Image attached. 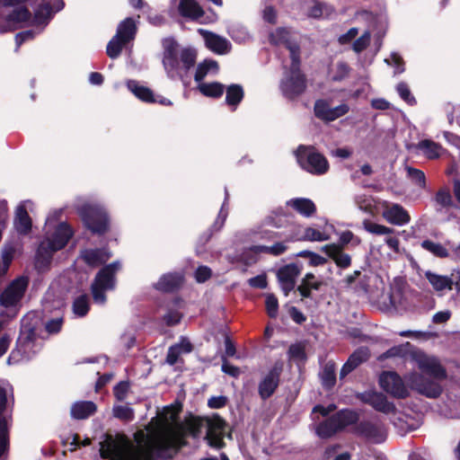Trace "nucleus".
I'll use <instances>...</instances> for the list:
<instances>
[{
	"label": "nucleus",
	"instance_id": "49",
	"mask_svg": "<svg viewBox=\"0 0 460 460\" xmlns=\"http://www.w3.org/2000/svg\"><path fill=\"white\" fill-rule=\"evenodd\" d=\"M90 310L89 301L86 295H81L76 297L73 303V311L75 314L80 317L85 316Z\"/></svg>",
	"mask_w": 460,
	"mask_h": 460
},
{
	"label": "nucleus",
	"instance_id": "13",
	"mask_svg": "<svg viewBox=\"0 0 460 460\" xmlns=\"http://www.w3.org/2000/svg\"><path fill=\"white\" fill-rule=\"evenodd\" d=\"M353 432L377 444L384 442L386 438V429L382 421L362 420L357 422Z\"/></svg>",
	"mask_w": 460,
	"mask_h": 460
},
{
	"label": "nucleus",
	"instance_id": "52",
	"mask_svg": "<svg viewBox=\"0 0 460 460\" xmlns=\"http://www.w3.org/2000/svg\"><path fill=\"white\" fill-rule=\"evenodd\" d=\"M296 256L301 258H309V265L312 267L321 266L327 262L326 258L309 250L300 251L299 252L296 253Z\"/></svg>",
	"mask_w": 460,
	"mask_h": 460
},
{
	"label": "nucleus",
	"instance_id": "46",
	"mask_svg": "<svg viewBox=\"0 0 460 460\" xmlns=\"http://www.w3.org/2000/svg\"><path fill=\"white\" fill-rule=\"evenodd\" d=\"M126 44L128 43L122 41L121 39L117 38L116 35L113 36V38L107 44V56L112 59L117 58L121 54V51Z\"/></svg>",
	"mask_w": 460,
	"mask_h": 460
},
{
	"label": "nucleus",
	"instance_id": "9",
	"mask_svg": "<svg viewBox=\"0 0 460 460\" xmlns=\"http://www.w3.org/2000/svg\"><path fill=\"white\" fill-rule=\"evenodd\" d=\"M280 89L285 97L295 100L303 94L306 89V77L301 70H289L281 80Z\"/></svg>",
	"mask_w": 460,
	"mask_h": 460
},
{
	"label": "nucleus",
	"instance_id": "17",
	"mask_svg": "<svg viewBox=\"0 0 460 460\" xmlns=\"http://www.w3.org/2000/svg\"><path fill=\"white\" fill-rule=\"evenodd\" d=\"M301 273V268L296 263H289L280 267L277 271V279L279 282L282 292L286 296L294 290L296 284V278Z\"/></svg>",
	"mask_w": 460,
	"mask_h": 460
},
{
	"label": "nucleus",
	"instance_id": "48",
	"mask_svg": "<svg viewBox=\"0 0 460 460\" xmlns=\"http://www.w3.org/2000/svg\"><path fill=\"white\" fill-rule=\"evenodd\" d=\"M287 49L289 51V56L291 59V65L289 70H301V59H300V47L297 43L295 42H288Z\"/></svg>",
	"mask_w": 460,
	"mask_h": 460
},
{
	"label": "nucleus",
	"instance_id": "43",
	"mask_svg": "<svg viewBox=\"0 0 460 460\" xmlns=\"http://www.w3.org/2000/svg\"><path fill=\"white\" fill-rule=\"evenodd\" d=\"M11 13L6 16V21L9 22L19 23L27 22L31 18V13L25 5L15 6Z\"/></svg>",
	"mask_w": 460,
	"mask_h": 460
},
{
	"label": "nucleus",
	"instance_id": "28",
	"mask_svg": "<svg viewBox=\"0 0 460 460\" xmlns=\"http://www.w3.org/2000/svg\"><path fill=\"white\" fill-rule=\"evenodd\" d=\"M287 206L292 208L300 215L310 217L316 212V206L310 199L295 198L287 201Z\"/></svg>",
	"mask_w": 460,
	"mask_h": 460
},
{
	"label": "nucleus",
	"instance_id": "61",
	"mask_svg": "<svg viewBox=\"0 0 460 460\" xmlns=\"http://www.w3.org/2000/svg\"><path fill=\"white\" fill-rule=\"evenodd\" d=\"M212 276V270L209 267L201 265L195 270V279L198 283H204Z\"/></svg>",
	"mask_w": 460,
	"mask_h": 460
},
{
	"label": "nucleus",
	"instance_id": "35",
	"mask_svg": "<svg viewBox=\"0 0 460 460\" xmlns=\"http://www.w3.org/2000/svg\"><path fill=\"white\" fill-rule=\"evenodd\" d=\"M244 97V91L241 84H233L227 86L226 94V103L234 107V110L239 105Z\"/></svg>",
	"mask_w": 460,
	"mask_h": 460
},
{
	"label": "nucleus",
	"instance_id": "51",
	"mask_svg": "<svg viewBox=\"0 0 460 460\" xmlns=\"http://www.w3.org/2000/svg\"><path fill=\"white\" fill-rule=\"evenodd\" d=\"M180 59L184 70L188 71L194 66L196 63L197 52L192 49H183L181 52Z\"/></svg>",
	"mask_w": 460,
	"mask_h": 460
},
{
	"label": "nucleus",
	"instance_id": "38",
	"mask_svg": "<svg viewBox=\"0 0 460 460\" xmlns=\"http://www.w3.org/2000/svg\"><path fill=\"white\" fill-rule=\"evenodd\" d=\"M10 450V438L5 417L0 418V459L6 458Z\"/></svg>",
	"mask_w": 460,
	"mask_h": 460
},
{
	"label": "nucleus",
	"instance_id": "64",
	"mask_svg": "<svg viewBox=\"0 0 460 460\" xmlns=\"http://www.w3.org/2000/svg\"><path fill=\"white\" fill-rule=\"evenodd\" d=\"M182 314L177 310H169L163 317L167 326H174L180 323Z\"/></svg>",
	"mask_w": 460,
	"mask_h": 460
},
{
	"label": "nucleus",
	"instance_id": "15",
	"mask_svg": "<svg viewBox=\"0 0 460 460\" xmlns=\"http://www.w3.org/2000/svg\"><path fill=\"white\" fill-rule=\"evenodd\" d=\"M284 242H275L272 245H252L242 255L246 264H251L257 261L256 256L261 253H266L272 256H279L285 253L288 246Z\"/></svg>",
	"mask_w": 460,
	"mask_h": 460
},
{
	"label": "nucleus",
	"instance_id": "44",
	"mask_svg": "<svg viewBox=\"0 0 460 460\" xmlns=\"http://www.w3.org/2000/svg\"><path fill=\"white\" fill-rule=\"evenodd\" d=\"M407 177L420 189H426V176L423 171L407 165L405 167Z\"/></svg>",
	"mask_w": 460,
	"mask_h": 460
},
{
	"label": "nucleus",
	"instance_id": "21",
	"mask_svg": "<svg viewBox=\"0 0 460 460\" xmlns=\"http://www.w3.org/2000/svg\"><path fill=\"white\" fill-rule=\"evenodd\" d=\"M111 256V252L106 248L84 249L80 253V258L90 268H97L105 264Z\"/></svg>",
	"mask_w": 460,
	"mask_h": 460
},
{
	"label": "nucleus",
	"instance_id": "8",
	"mask_svg": "<svg viewBox=\"0 0 460 460\" xmlns=\"http://www.w3.org/2000/svg\"><path fill=\"white\" fill-rule=\"evenodd\" d=\"M207 433L205 440L210 447L221 449L226 446L224 441L226 421L218 414L214 413L212 417L206 418Z\"/></svg>",
	"mask_w": 460,
	"mask_h": 460
},
{
	"label": "nucleus",
	"instance_id": "6",
	"mask_svg": "<svg viewBox=\"0 0 460 460\" xmlns=\"http://www.w3.org/2000/svg\"><path fill=\"white\" fill-rule=\"evenodd\" d=\"M296 155L298 164L312 174L322 175L329 170L328 160L314 146H299Z\"/></svg>",
	"mask_w": 460,
	"mask_h": 460
},
{
	"label": "nucleus",
	"instance_id": "47",
	"mask_svg": "<svg viewBox=\"0 0 460 460\" xmlns=\"http://www.w3.org/2000/svg\"><path fill=\"white\" fill-rule=\"evenodd\" d=\"M217 67H218V64L217 61L211 60V59L204 60L203 62H201L198 65L195 75H194V80L196 82L202 81L206 77L208 73L210 71V69L217 68Z\"/></svg>",
	"mask_w": 460,
	"mask_h": 460
},
{
	"label": "nucleus",
	"instance_id": "10",
	"mask_svg": "<svg viewBox=\"0 0 460 460\" xmlns=\"http://www.w3.org/2000/svg\"><path fill=\"white\" fill-rule=\"evenodd\" d=\"M379 385L387 394L397 399H405L409 391L401 376L395 372L385 371L380 375Z\"/></svg>",
	"mask_w": 460,
	"mask_h": 460
},
{
	"label": "nucleus",
	"instance_id": "18",
	"mask_svg": "<svg viewBox=\"0 0 460 460\" xmlns=\"http://www.w3.org/2000/svg\"><path fill=\"white\" fill-rule=\"evenodd\" d=\"M185 282L184 274L179 271L167 272L163 274L158 281L153 285V288L165 294L178 292Z\"/></svg>",
	"mask_w": 460,
	"mask_h": 460
},
{
	"label": "nucleus",
	"instance_id": "11",
	"mask_svg": "<svg viewBox=\"0 0 460 460\" xmlns=\"http://www.w3.org/2000/svg\"><path fill=\"white\" fill-rule=\"evenodd\" d=\"M282 372L283 363L276 361L268 374L259 383L258 393L262 400L269 399L275 393L279 385Z\"/></svg>",
	"mask_w": 460,
	"mask_h": 460
},
{
	"label": "nucleus",
	"instance_id": "60",
	"mask_svg": "<svg viewBox=\"0 0 460 460\" xmlns=\"http://www.w3.org/2000/svg\"><path fill=\"white\" fill-rule=\"evenodd\" d=\"M271 41L275 44H283L287 48V43L291 42L289 40V32L285 28H278L275 34L271 35Z\"/></svg>",
	"mask_w": 460,
	"mask_h": 460
},
{
	"label": "nucleus",
	"instance_id": "26",
	"mask_svg": "<svg viewBox=\"0 0 460 460\" xmlns=\"http://www.w3.org/2000/svg\"><path fill=\"white\" fill-rule=\"evenodd\" d=\"M13 225L15 230L21 235H26L31 233L32 221L25 206L20 205L17 207Z\"/></svg>",
	"mask_w": 460,
	"mask_h": 460
},
{
	"label": "nucleus",
	"instance_id": "16",
	"mask_svg": "<svg viewBox=\"0 0 460 460\" xmlns=\"http://www.w3.org/2000/svg\"><path fill=\"white\" fill-rule=\"evenodd\" d=\"M358 398L364 403L372 406L376 411L389 414L395 413L396 407L394 402H389L386 396L377 392H364L358 395Z\"/></svg>",
	"mask_w": 460,
	"mask_h": 460
},
{
	"label": "nucleus",
	"instance_id": "58",
	"mask_svg": "<svg viewBox=\"0 0 460 460\" xmlns=\"http://www.w3.org/2000/svg\"><path fill=\"white\" fill-rule=\"evenodd\" d=\"M130 388L129 381H120L113 388V394L117 401H125Z\"/></svg>",
	"mask_w": 460,
	"mask_h": 460
},
{
	"label": "nucleus",
	"instance_id": "45",
	"mask_svg": "<svg viewBox=\"0 0 460 460\" xmlns=\"http://www.w3.org/2000/svg\"><path fill=\"white\" fill-rule=\"evenodd\" d=\"M434 200L442 208H449L454 206L450 190L447 188H440L435 194Z\"/></svg>",
	"mask_w": 460,
	"mask_h": 460
},
{
	"label": "nucleus",
	"instance_id": "53",
	"mask_svg": "<svg viewBox=\"0 0 460 460\" xmlns=\"http://www.w3.org/2000/svg\"><path fill=\"white\" fill-rule=\"evenodd\" d=\"M396 91L400 97L409 105L417 103L415 97L411 93L409 85L405 82H400L396 86Z\"/></svg>",
	"mask_w": 460,
	"mask_h": 460
},
{
	"label": "nucleus",
	"instance_id": "27",
	"mask_svg": "<svg viewBox=\"0 0 460 460\" xmlns=\"http://www.w3.org/2000/svg\"><path fill=\"white\" fill-rule=\"evenodd\" d=\"M97 411V405L92 401L75 402L71 406V417L75 420H85Z\"/></svg>",
	"mask_w": 460,
	"mask_h": 460
},
{
	"label": "nucleus",
	"instance_id": "36",
	"mask_svg": "<svg viewBox=\"0 0 460 460\" xmlns=\"http://www.w3.org/2000/svg\"><path fill=\"white\" fill-rule=\"evenodd\" d=\"M329 239V235L324 233L320 232L313 227H306L305 230V234L303 236H295L288 235L286 238L287 242H296V241H311V242H323Z\"/></svg>",
	"mask_w": 460,
	"mask_h": 460
},
{
	"label": "nucleus",
	"instance_id": "29",
	"mask_svg": "<svg viewBox=\"0 0 460 460\" xmlns=\"http://www.w3.org/2000/svg\"><path fill=\"white\" fill-rule=\"evenodd\" d=\"M178 9L181 16L191 20H198L205 14L204 10L196 0H181Z\"/></svg>",
	"mask_w": 460,
	"mask_h": 460
},
{
	"label": "nucleus",
	"instance_id": "33",
	"mask_svg": "<svg viewBox=\"0 0 460 460\" xmlns=\"http://www.w3.org/2000/svg\"><path fill=\"white\" fill-rule=\"evenodd\" d=\"M425 277L436 291L453 289L454 280L447 276H442L431 271H427L425 273Z\"/></svg>",
	"mask_w": 460,
	"mask_h": 460
},
{
	"label": "nucleus",
	"instance_id": "7",
	"mask_svg": "<svg viewBox=\"0 0 460 460\" xmlns=\"http://www.w3.org/2000/svg\"><path fill=\"white\" fill-rule=\"evenodd\" d=\"M30 284L28 276L13 279L0 294V305L4 308L17 306L25 296Z\"/></svg>",
	"mask_w": 460,
	"mask_h": 460
},
{
	"label": "nucleus",
	"instance_id": "2",
	"mask_svg": "<svg viewBox=\"0 0 460 460\" xmlns=\"http://www.w3.org/2000/svg\"><path fill=\"white\" fill-rule=\"evenodd\" d=\"M38 322L23 318L21 323L19 337L15 348L11 351L8 364L19 363L23 359H31L40 350V346L37 344L39 339Z\"/></svg>",
	"mask_w": 460,
	"mask_h": 460
},
{
	"label": "nucleus",
	"instance_id": "54",
	"mask_svg": "<svg viewBox=\"0 0 460 460\" xmlns=\"http://www.w3.org/2000/svg\"><path fill=\"white\" fill-rule=\"evenodd\" d=\"M371 34L368 31H366L359 38L356 39L352 44V49L356 53H361L370 44Z\"/></svg>",
	"mask_w": 460,
	"mask_h": 460
},
{
	"label": "nucleus",
	"instance_id": "22",
	"mask_svg": "<svg viewBox=\"0 0 460 460\" xmlns=\"http://www.w3.org/2000/svg\"><path fill=\"white\" fill-rule=\"evenodd\" d=\"M369 358V349L367 347H360L357 349L347 359V361L343 364L341 372L340 377L344 378L349 373H351L354 369H356L359 365L366 362Z\"/></svg>",
	"mask_w": 460,
	"mask_h": 460
},
{
	"label": "nucleus",
	"instance_id": "32",
	"mask_svg": "<svg viewBox=\"0 0 460 460\" xmlns=\"http://www.w3.org/2000/svg\"><path fill=\"white\" fill-rule=\"evenodd\" d=\"M58 251L49 240L40 242L35 255L36 263L43 266L49 265L54 252Z\"/></svg>",
	"mask_w": 460,
	"mask_h": 460
},
{
	"label": "nucleus",
	"instance_id": "3",
	"mask_svg": "<svg viewBox=\"0 0 460 460\" xmlns=\"http://www.w3.org/2000/svg\"><path fill=\"white\" fill-rule=\"evenodd\" d=\"M359 415L353 410L344 409L331 415L326 420L321 421L315 432L321 438L326 439L342 431L350 425L358 422Z\"/></svg>",
	"mask_w": 460,
	"mask_h": 460
},
{
	"label": "nucleus",
	"instance_id": "25",
	"mask_svg": "<svg viewBox=\"0 0 460 460\" xmlns=\"http://www.w3.org/2000/svg\"><path fill=\"white\" fill-rule=\"evenodd\" d=\"M321 251L332 259L339 268L347 269L351 265L350 255L344 253L343 249L335 243L325 244Z\"/></svg>",
	"mask_w": 460,
	"mask_h": 460
},
{
	"label": "nucleus",
	"instance_id": "39",
	"mask_svg": "<svg viewBox=\"0 0 460 460\" xmlns=\"http://www.w3.org/2000/svg\"><path fill=\"white\" fill-rule=\"evenodd\" d=\"M417 147L429 159H437L440 155L441 146L432 140H421Z\"/></svg>",
	"mask_w": 460,
	"mask_h": 460
},
{
	"label": "nucleus",
	"instance_id": "56",
	"mask_svg": "<svg viewBox=\"0 0 460 460\" xmlns=\"http://www.w3.org/2000/svg\"><path fill=\"white\" fill-rule=\"evenodd\" d=\"M288 356L291 359L305 361L306 359L305 346L301 343L291 344L288 348Z\"/></svg>",
	"mask_w": 460,
	"mask_h": 460
},
{
	"label": "nucleus",
	"instance_id": "20",
	"mask_svg": "<svg viewBox=\"0 0 460 460\" xmlns=\"http://www.w3.org/2000/svg\"><path fill=\"white\" fill-rule=\"evenodd\" d=\"M419 368L425 374L438 380L447 378L445 367L435 358L421 355L417 359Z\"/></svg>",
	"mask_w": 460,
	"mask_h": 460
},
{
	"label": "nucleus",
	"instance_id": "24",
	"mask_svg": "<svg viewBox=\"0 0 460 460\" xmlns=\"http://www.w3.org/2000/svg\"><path fill=\"white\" fill-rule=\"evenodd\" d=\"M74 231L69 224L61 222L56 227L52 236L49 241L58 251L62 250L68 243L69 240L73 237Z\"/></svg>",
	"mask_w": 460,
	"mask_h": 460
},
{
	"label": "nucleus",
	"instance_id": "30",
	"mask_svg": "<svg viewBox=\"0 0 460 460\" xmlns=\"http://www.w3.org/2000/svg\"><path fill=\"white\" fill-rule=\"evenodd\" d=\"M128 89L140 101L147 103H155L156 98L154 92L146 86L141 85L137 80H128Z\"/></svg>",
	"mask_w": 460,
	"mask_h": 460
},
{
	"label": "nucleus",
	"instance_id": "19",
	"mask_svg": "<svg viewBox=\"0 0 460 460\" xmlns=\"http://www.w3.org/2000/svg\"><path fill=\"white\" fill-rule=\"evenodd\" d=\"M199 32L203 37L206 47L212 52L224 55L230 51L231 44L226 38L204 29H199Z\"/></svg>",
	"mask_w": 460,
	"mask_h": 460
},
{
	"label": "nucleus",
	"instance_id": "5",
	"mask_svg": "<svg viewBox=\"0 0 460 460\" xmlns=\"http://www.w3.org/2000/svg\"><path fill=\"white\" fill-rule=\"evenodd\" d=\"M78 214L84 226L93 234L103 235L110 230L108 213L96 206L84 205L80 208Z\"/></svg>",
	"mask_w": 460,
	"mask_h": 460
},
{
	"label": "nucleus",
	"instance_id": "34",
	"mask_svg": "<svg viewBox=\"0 0 460 460\" xmlns=\"http://www.w3.org/2000/svg\"><path fill=\"white\" fill-rule=\"evenodd\" d=\"M163 64L169 72H174L179 68L178 53L174 42L165 47Z\"/></svg>",
	"mask_w": 460,
	"mask_h": 460
},
{
	"label": "nucleus",
	"instance_id": "4",
	"mask_svg": "<svg viewBox=\"0 0 460 460\" xmlns=\"http://www.w3.org/2000/svg\"><path fill=\"white\" fill-rule=\"evenodd\" d=\"M120 268L119 261L103 266L95 275L91 285V292L94 302L104 304L107 296L105 292L113 289L116 285V273Z\"/></svg>",
	"mask_w": 460,
	"mask_h": 460
},
{
	"label": "nucleus",
	"instance_id": "23",
	"mask_svg": "<svg viewBox=\"0 0 460 460\" xmlns=\"http://www.w3.org/2000/svg\"><path fill=\"white\" fill-rule=\"evenodd\" d=\"M383 216L389 223L396 226H403L411 221L408 211L402 205L397 203L386 207Z\"/></svg>",
	"mask_w": 460,
	"mask_h": 460
},
{
	"label": "nucleus",
	"instance_id": "59",
	"mask_svg": "<svg viewBox=\"0 0 460 460\" xmlns=\"http://www.w3.org/2000/svg\"><path fill=\"white\" fill-rule=\"evenodd\" d=\"M52 13L49 5H46L44 3L40 4L34 13L35 22L39 24L45 22L48 19L51 17Z\"/></svg>",
	"mask_w": 460,
	"mask_h": 460
},
{
	"label": "nucleus",
	"instance_id": "37",
	"mask_svg": "<svg viewBox=\"0 0 460 460\" xmlns=\"http://www.w3.org/2000/svg\"><path fill=\"white\" fill-rule=\"evenodd\" d=\"M203 420H204L199 417H191L186 420L184 424L180 426V429L186 433V436L189 435L193 438H198L201 433Z\"/></svg>",
	"mask_w": 460,
	"mask_h": 460
},
{
	"label": "nucleus",
	"instance_id": "42",
	"mask_svg": "<svg viewBox=\"0 0 460 460\" xmlns=\"http://www.w3.org/2000/svg\"><path fill=\"white\" fill-rule=\"evenodd\" d=\"M322 385L326 390H331L336 384V367L332 362L326 363L321 375Z\"/></svg>",
	"mask_w": 460,
	"mask_h": 460
},
{
	"label": "nucleus",
	"instance_id": "50",
	"mask_svg": "<svg viewBox=\"0 0 460 460\" xmlns=\"http://www.w3.org/2000/svg\"><path fill=\"white\" fill-rule=\"evenodd\" d=\"M363 226L366 231L376 235L389 234L394 233V229L383 225L374 223L368 219L363 221Z\"/></svg>",
	"mask_w": 460,
	"mask_h": 460
},
{
	"label": "nucleus",
	"instance_id": "55",
	"mask_svg": "<svg viewBox=\"0 0 460 460\" xmlns=\"http://www.w3.org/2000/svg\"><path fill=\"white\" fill-rule=\"evenodd\" d=\"M265 307L269 317H277L279 312V301L274 294H268L266 296Z\"/></svg>",
	"mask_w": 460,
	"mask_h": 460
},
{
	"label": "nucleus",
	"instance_id": "63",
	"mask_svg": "<svg viewBox=\"0 0 460 460\" xmlns=\"http://www.w3.org/2000/svg\"><path fill=\"white\" fill-rule=\"evenodd\" d=\"M350 72L349 66L345 62H339L336 67V73L333 75L332 80L335 82H341L345 79Z\"/></svg>",
	"mask_w": 460,
	"mask_h": 460
},
{
	"label": "nucleus",
	"instance_id": "12",
	"mask_svg": "<svg viewBox=\"0 0 460 460\" xmlns=\"http://www.w3.org/2000/svg\"><path fill=\"white\" fill-rule=\"evenodd\" d=\"M349 111V107L346 103H341L334 108L330 106L327 100L318 99L315 101L314 105V116L328 123L334 121L335 119L344 116Z\"/></svg>",
	"mask_w": 460,
	"mask_h": 460
},
{
	"label": "nucleus",
	"instance_id": "62",
	"mask_svg": "<svg viewBox=\"0 0 460 460\" xmlns=\"http://www.w3.org/2000/svg\"><path fill=\"white\" fill-rule=\"evenodd\" d=\"M63 318H54L49 320L45 324V330L49 334H57L58 333L63 326Z\"/></svg>",
	"mask_w": 460,
	"mask_h": 460
},
{
	"label": "nucleus",
	"instance_id": "1",
	"mask_svg": "<svg viewBox=\"0 0 460 460\" xmlns=\"http://www.w3.org/2000/svg\"><path fill=\"white\" fill-rule=\"evenodd\" d=\"M186 433L179 429L173 436L165 440L150 444L146 448L134 447L128 437L118 434L116 437L107 434L105 439L100 443V456L105 460H155L157 458H172L169 452H178L187 446Z\"/></svg>",
	"mask_w": 460,
	"mask_h": 460
},
{
	"label": "nucleus",
	"instance_id": "40",
	"mask_svg": "<svg viewBox=\"0 0 460 460\" xmlns=\"http://www.w3.org/2000/svg\"><path fill=\"white\" fill-rule=\"evenodd\" d=\"M420 246L422 249L430 252L435 257L446 259L449 256L447 249L443 244L435 243L429 239L423 240L420 243Z\"/></svg>",
	"mask_w": 460,
	"mask_h": 460
},
{
	"label": "nucleus",
	"instance_id": "14",
	"mask_svg": "<svg viewBox=\"0 0 460 460\" xmlns=\"http://www.w3.org/2000/svg\"><path fill=\"white\" fill-rule=\"evenodd\" d=\"M410 386L412 390L428 398H438L441 395L442 386L421 374H412L410 377Z\"/></svg>",
	"mask_w": 460,
	"mask_h": 460
},
{
	"label": "nucleus",
	"instance_id": "57",
	"mask_svg": "<svg viewBox=\"0 0 460 460\" xmlns=\"http://www.w3.org/2000/svg\"><path fill=\"white\" fill-rule=\"evenodd\" d=\"M113 415L114 417L122 420L130 421L134 419V411L128 407L124 405H118L113 408Z\"/></svg>",
	"mask_w": 460,
	"mask_h": 460
},
{
	"label": "nucleus",
	"instance_id": "41",
	"mask_svg": "<svg viewBox=\"0 0 460 460\" xmlns=\"http://www.w3.org/2000/svg\"><path fill=\"white\" fill-rule=\"evenodd\" d=\"M199 89L204 96L217 99L223 95L225 86L219 82H212L199 84Z\"/></svg>",
	"mask_w": 460,
	"mask_h": 460
},
{
	"label": "nucleus",
	"instance_id": "31",
	"mask_svg": "<svg viewBox=\"0 0 460 460\" xmlns=\"http://www.w3.org/2000/svg\"><path fill=\"white\" fill-rule=\"evenodd\" d=\"M137 25L131 17H128L119 22L117 28L116 36L122 40V41L128 43L134 40L137 34Z\"/></svg>",
	"mask_w": 460,
	"mask_h": 460
}]
</instances>
